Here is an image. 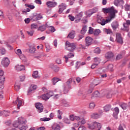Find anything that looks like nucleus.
<instances>
[{
	"mask_svg": "<svg viewBox=\"0 0 130 130\" xmlns=\"http://www.w3.org/2000/svg\"><path fill=\"white\" fill-rule=\"evenodd\" d=\"M82 17H83V12H81L76 15V21H81V19H82Z\"/></svg>",
	"mask_w": 130,
	"mask_h": 130,
	"instance_id": "412c9836",
	"label": "nucleus"
},
{
	"mask_svg": "<svg viewBox=\"0 0 130 130\" xmlns=\"http://www.w3.org/2000/svg\"><path fill=\"white\" fill-rule=\"evenodd\" d=\"M59 80L57 78H54L52 79V82H53V85H55L57 82H58Z\"/></svg>",
	"mask_w": 130,
	"mask_h": 130,
	"instance_id": "de8ad7c7",
	"label": "nucleus"
},
{
	"mask_svg": "<svg viewBox=\"0 0 130 130\" xmlns=\"http://www.w3.org/2000/svg\"><path fill=\"white\" fill-rule=\"evenodd\" d=\"M1 53L2 54H5L7 51H6V49H5V48H2L1 49Z\"/></svg>",
	"mask_w": 130,
	"mask_h": 130,
	"instance_id": "0e129e2a",
	"label": "nucleus"
},
{
	"mask_svg": "<svg viewBox=\"0 0 130 130\" xmlns=\"http://www.w3.org/2000/svg\"><path fill=\"white\" fill-rule=\"evenodd\" d=\"M91 118H94V119H97V118H99L101 116V114L100 113H93L91 114Z\"/></svg>",
	"mask_w": 130,
	"mask_h": 130,
	"instance_id": "f3484780",
	"label": "nucleus"
},
{
	"mask_svg": "<svg viewBox=\"0 0 130 130\" xmlns=\"http://www.w3.org/2000/svg\"><path fill=\"white\" fill-rule=\"evenodd\" d=\"M112 27L114 30H115L118 27V23L116 21L113 22L112 24Z\"/></svg>",
	"mask_w": 130,
	"mask_h": 130,
	"instance_id": "7c9ffc66",
	"label": "nucleus"
},
{
	"mask_svg": "<svg viewBox=\"0 0 130 130\" xmlns=\"http://www.w3.org/2000/svg\"><path fill=\"white\" fill-rule=\"evenodd\" d=\"M45 129L46 128H45V127L44 126H41L37 128V130H45Z\"/></svg>",
	"mask_w": 130,
	"mask_h": 130,
	"instance_id": "774afa93",
	"label": "nucleus"
},
{
	"mask_svg": "<svg viewBox=\"0 0 130 130\" xmlns=\"http://www.w3.org/2000/svg\"><path fill=\"white\" fill-rule=\"evenodd\" d=\"M14 88L16 91H19V90H20V85H18L17 83H16Z\"/></svg>",
	"mask_w": 130,
	"mask_h": 130,
	"instance_id": "bf43d9fd",
	"label": "nucleus"
},
{
	"mask_svg": "<svg viewBox=\"0 0 130 130\" xmlns=\"http://www.w3.org/2000/svg\"><path fill=\"white\" fill-rule=\"evenodd\" d=\"M96 12H98V8H93V10H89L87 13L86 15L88 17H90L93 14H95Z\"/></svg>",
	"mask_w": 130,
	"mask_h": 130,
	"instance_id": "4468645a",
	"label": "nucleus"
},
{
	"mask_svg": "<svg viewBox=\"0 0 130 130\" xmlns=\"http://www.w3.org/2000/svg\"><path fill=\"white\" fill-rule=\"evenodd\" d=\"M0 113L1 114V116H2V115L4 116H9L10 115V113L7 111H0Z\"/></svg>",
	"mask_w": 130,
	"mask_h": 130,
	"instance_id": "5701e85b",
	"label": "nucleus"
},
{
	"mask_svg": "<svg viewBox=\"0 0 130 130\" xmlns=\"http://www.w3.org/2000/svg\"><path fill=\"white\" fill-rule=\"evenodd\" d=\"M94 124H95V128H98V130H100L101 129V123L94 122Z\"/></svg>",
	"mask_w": 130,
	"mask_h": 130,
	"instance_id": "72a5a7b5",
	"label": "nucleus"
},
{
	"mask_svg": "<svg viewBox=\"0 0 130 130\" xmlns=\"http://www.w3.org/2000/svg\"><path fill=\"white\" fill-rule=\"evenodd\" d=\"M111 108V105H107L104 107V110L105 112H107V111H109Z\"/></svg>",
	"mask_w": 130,
	"mask_h": 130,
	"instance_id": "bb28decb",
	"label": "nucleus"
},
{
	"mask_svg": "<svg viewBox=\"0 0 130 130\" xmlns=\"http://www.w3.org/2000/svg\"><path fill=\"white\" fill-rule=\"evenodd\" d=\"M49 30L52 32V33H53V32H55V28L53 26H49Z\"/></svg>",
	"mask_w": 130,
	"mask_h": 130,
	"instance_id": "6e6d98bb",
	"label": "nucleus"
},
{
	"mask_svg": "<svg viewBox=\"0 0 130 130\" xmlns=\"http://www.w3.org/2000/svg\"><path fill=\"white\" fill-rule=\"evenodd\" d=\"M26 7H27V8H29V9H31V10H33V9L35 8V6L34 5H27Z\"/></svg>",
	"mask_w": 130,
	"mask_h": 130,
	"instance_id": "680f3d73",
	"label": "nucleus"
},
{
	"mask_svg": "<svg viewBox=\"0 0 130 130\" xmlns=\"http://www.w3.org/2000/svg\"><path fill=\"white\" fill-rule=\"evenodd\" d=\"M92 89H89L87 91V93H86V94H83V98L85 99L86 97H87V95H88V94H90V93H92Z\"/></svg>",
	"mask_w": 130,
	"mask_h": 130,
	"instance_id": "a18cd8bd",
	"label": "nucleus"
},
{
	"mask_svg": "<svg viewBox=\"0 0 130 130\" xmlns=\"http://www.w3.org/2000/svg\"><path fill=\"white\" fill-rule=\"evenodd\" d=\"M66 49L68 50V51H71V52H73L75 49H76V44L74 43H70L69 41H67L66 43Z\"/></svg>",
	"mask_w": 130,
	"mask_h": 130,
	"instance_id": "7ed1b4c3",
	"label": "nucleus"
},
{
	"mask_svg": "<svg viewBox=\"0 0 130 130\" xmlns=\"http://www.w3.org/2000/svg\"><path fill=\"white\" fill-rule=\"evenodd\" d=\"M47 95H48V97H49V99L50 98V97H52L53 95V92L50 91L48 93H47Z\"/></svg>",
	"mask_w": 130,
	"mask_h": 130,
	"instance_id": "4d7b16f0",
	"label": "nucleus"
},
{
	"mask_svg": "<svg viewBox=\"0 0 130 130\" xmlns=\"http://www.w3.org/2000/svg\"><path fill=\"white\" fill-rule=\"evenodd\" d=\"M92 96L93 97H99V96H100V93H99V91H96L92 93Z\"/></svg>",
	"mask_w": 130,
	"mask_h": 130,
	"instance_id": "e433bc0d",
	"label": "nucleus"
},
{
	"mask_svg": "<svg viewBox=\"0 0 130 130\" xmlns=\"http://www.w3.org/2000/svg\"><path fill=\"white\" fill-rule=\"evenodd\" d=\"M88 127L89 128V129H94V128H96V126L95 124V122L91 124H88Z\"/></svg>",
	"mask_w": 130,
	"mask_h": 130,
	"instance_id": "393cba45",
	"label": "nucleus"
},
{
	"mask_svg": "<svg viewBox=\"0 0 130 130\" xmlns=\"http://www.w3.org/2000/svg\"><path fill=\"white\" fill-rule=\"evenodd\" d=\"M28 50L29 53H35V51H36V48L35 47H30Z\"/></svg>",
	"mask_w": 130,
	"mask_h": 130,
	"instance_id": "c85d7f7f",
	"label": "nucleus"
},
{
	"mask_svg": "<svg viewBox=\"0 0 130 130\" xmlns=\"http://www.w3.org/2000/svg\"><path fill=\"white\" fill-rule=\"evenodd\" d=\"M31 29H37V25L35 23L32 24L31 25Z\"/></svg>",
	"mask_w": 130,
	"mask_h": 130,
	"instance_id": "052dcab7",
	"label": "nucleus"
},
{
	"mask_svg": "<svg viewBox=\"0 0 130 130\" xmlns=\"http://www.w3.org/2000/svg\"><path fill=\"white\" fill-rule=\"evenodd\" d=\"M60 8L58 10L59 14H61L63 12L64 10L67 9V5L65 4L62 3L60 6Z\"/></svg>",
	"mask_w": 130,
	"mask_h": 130,
	"instance_id": "2eb2a0df",
	"label": "nucleus"
},
{
	"mask_svg": "<svg viewBox=\"0 0 130 130\" xmlns=\"http://www.w3.org/2000/svg\"><path fill=\"white\" fill-rule=\"evenodd\" d=\"M105 56L106 58H111V57H113V53L112 52H108L106 54Z\"/></svg>",
	"mask_w": 130,
	"mask_h": 130,
	"instance_id": "b1692460",
	"label": "nucleus"
},
{
	"mask_svg": "<svg viewBox=\"0 0 130 130\" xmlns=\"http://www.w3.org/2000/svg\"><path fill=\"white\" fill-rule=\"evenodd\" d=\"M94 53H96V54H99L100 52H101V50H100V48L97 47L94 50Z\"/></svg>",
	"mask_w": 130,
	"mask_h": 130,
	"instance_id": "58836bf2",
	"label": "nucleus"
},
{
	"mask_svg": "<svg viewBox=\"0 0 130 130\" xmlns=\"http://www.w3.org/2000/svg\"><path fill=\"white\" fill-rule=\"evenodd\" d=\"M107 69L110 71L111 72H113V64H110L107 67Z\"/></svg>",
	"mask_w": 130,
	"mask_h": 130,
	"instance_id": "4c0bfd02",
	"label": "nucleus"
},
{
	"mask_svg": "<svg viewBox=\"0 0 130 130\" xmlns=\"http://www.w3.org/2000/svg\"><path fill=\"white\" fill-rule=\"evenodd\" d=\"M118 113H119V109L118 108V107H115L114 108V114L117 115V114H118Z\"/></svg>",
	"mask_w": 130,
	"mask_h": 130,
	"instance_id": "79ce46f5",
	"label": "nucleus"
},
{
	"mask_svg": "<svg viewBox=\"0 0 130 130\" xmlns=\"http://www.w3.org/2000/svg\"><path fill=\"white\" fill-rule=\"evenodd\" d=\"M30 19L32 21H39V20L43 19V17L40 14L34 13L30 16Z\"/></svg>",
	"mask_w": 130,
	"mask_h": 130,
	"instance_id": "423d86ee",
	"label": "nucleus"
},
{
	"mask_svg": "<svg viewBox=\"0 0 130 130\" xmlns=\"http://www.w3.org/2000/svg\"><path fill=\"white\" fill-rule=\"evenodd\" d=\"M93 43V39L90 37H87L85 38V45L86 46H90Z\"/></svg>",
	"mask_w": 130,
	"mask_h": 130,
	"instance_id": "f8f14e48",
	"label": "nucleus"
},
{
	"mask_svg": "<svg viewBox=\"0 0 130 130\" xmlns=\"http://www.w3.org/2000/svg\"><path fill=\"white\" fill-rule=\"evenodd\" d=\"M81 119H82V118L81 117L78 116H75V120H77V121H79V120H80Z\"/></svg>",
	"mask_w": 130,
	"mask_h": 130,
	"instance_id": "e2e57ef3",
	"label": "nucleus"
},
{
	"mask_svg": "<svg viewBox=\"0 0 130 130\" xmlns=\"http://www.w3.org/2000/svg\"><path fill=\"white\" fill-rule=\"evenodd\" d=\"M103 11L104 13V14H110L109 18V21H111L112 19H114V18H115V14H117V13L118 12L117 10H115L113 6L109 8H103Z\"/></svg>",
	"mask_w": 130,
	"mask_h": 130,
	"instance_id": "f257e3e1",
	"label": "nucleus"
},
{
	"mask_svg": "<svg viewBox=\"0 0 130 130\" xmlns=\"http://www.w3.org/2000/svg\"><path fill=\"white\" fill-rule=\"evenodd\" d=\"M97 22L99 23V24H101L102 26H104L105 24H107V23H109V18L108 19H106V20L103 18V17L101 16H98L97 19Z\"/></svg>",
	"mask_w": 130,
	"mask_h": 130,
	"instance_id": "0eeeda50",
	"label": "nucleus"
},
{
	"mask_svg": "<svg viewBox=\"0 0 130 130\" xmlns=\"http://www.w3.org/2000/svg\"><path fill=\"white\" fill-rule=\"evenodd\" d=\"M26 32L29 36H33V34H34V31L33 30L27 31Z\"/></svg>",
	"mask_w": 130,
	"mask_h": 130,
	"instance_id": "5fc2aeb1",
	"label": "nucleus"
},
{
	"mask_svg": "<svg viewBox=\"0 0 130 130\" xmlns=\"http://www.w3.org/2000/svg\"><path fill=\"white\" fill-rule=\"evenodd\" d=\"M73 82V79H69V80L65 84L64 88V94H67L69 93V90L71 89V83Z\"/></svg>",
	"mask_w": 130,
	"mask_h": 130,
	"instance_id": "39448f33",
	"label": "nucleus"
},
{
	"mask_svg": "<svg viewBox=\"0 0 130 130\" xmlns=\"http://www.w3.org/2000/svg\"><path fill=\"white\" fill-rule=\"evenodd\" d=\"M75 35L76 32L74 30H72L70 32H69L68 36H67V38H70V39H74V38H75Z\"/></svg>",
	"mask_w": 130,
	"mask_h": 130,
	"instance_id": "a211bd4d",
	"label": "nucleus"
},
{
	"mask_svg": "<svg viewBox=\"0 0 130 130\" xmlns=\"http://www.w3.org/2000/svg\"><path fill=\"white\" fill-rule=\"evenodd\" d=\"M26 120L22 117L18 118L17 121H15L13 123V126L16 128H20L22 125H25Z\"/></svg>",
	"mask_w": 130,
	"mask_h": 130,
	"instance_id": "f03ea898",
	"label": "nucleus"
},
{
	"mask_svg": "<svg viewBox=\"0 0 130 130\" xmlns=\"http://www.w3.org/2000/svg\"><path fill=\"white\" fill-rule=\"evenodd\" d=\"M130 25V20H126V22L123 24V28H121L123 31H126V32H128L129 31V27L128 25Z\"/></svg>",
	"mask_w": 130,
	"mask_h": 130,
	"instance_id": "1a4fd4ad",
	"label": "nucleus"
},
{
	"mask_svg": "<svg viewBox=\"0 0 130 130\" xmlns=\"http://www.w3.org/2000/svg\"><path fill=\"white\" fill-rule=\"evenodd\" d=\"M50 119H51L50 118L44 117V118H41L40 119V120L41 121H49Z\"/></svg>",
	"mask_w": 130,
	"mask_h": 130,
	"instance_id": "37998d69",
	"label": "nucleus"
},
{
	"mask_svg": "<svg viewBox=\"0 0 130 130\" xmlns=\"http://www.w3.org/2000/svg\"><path fill=\"white\" fill-rule=\"evenodd\" d=\"M41 98L43 100L46 101V100H48L49 99V96H48L47 93L42 94L41 95Z\"/></svg>",
	"mask_w": 130,
	"mask_h": 130,
	"instance_id": "c756f323",
	"label": "nucleus"
},
{
	"mask_svg": "<svg viewBox=\"0 0 130 130\" xmlns=\"http://www.w3.org/2000/svg\"><path fill=\"white\" fill-rule=\"evenodd\" d=\"M78 130H86V127L83 126H80L78 128Z\"/></svg>",
	"mask_w": 130,
	"mask_h": 130,
	"instance_id": "338daca9",
	"label": "nucleus"
},
{
	"mask_svg": "<svg viewBox=\"0 0 130 130\" xmlns=\"http://www.w3.org/2000/svg\"><path fill=\"white\" fill-rule=\"evenodd\" d=\"M32 77L34 79H38L39 76L38 75V71H35L32 74Z\"/></svg>",
	"mask_w": 130,
	"mask_h": 130,
	"instance_id": "473e14b6",
	"label": "nucleus"
},
{
	"mask_svg": "<svg viewBox=\"0 0 130 130\" xmlns=\"http://www.w3.org/2000/svg\"><path fill=\"white\" fill-rule=\"evenodd\" d=\"M94 62H97V63L99 64L100 63V61H101V59L96 57L94 58Z\"/></svg>",
	"mask_w": 130,
	"mask_h": 130,
	"instance_id": "ea45409f",
	"label": "nucleus"
},
{
	"mask_svg": "<svg viewBox=\"0 0 130 130\" xmlns=\"http://www.w3.org/2000/svg\"><path fill=\"white\" fill-rule=\"evenodd\" d=\"M114 4L115 6H116V7L119 6V0H115L114 2Z\"/></svg>",
	"mask_w": 130,
	"mask_h": 130,
	"instance_id": "13d9d810",
	"label": "nucleus"
},
{
	"mask_svg": "<svg viewBox=\"0 0 130 130\" xmlns=\"http://www.w3.org/2000/svg\"><path fill=\"white\" fill-rule=\"evenodd\" d=\"M37 89V85H31L28 89V93H31L32 91H35V90Z\"/></svg>",
	"mask_w": 130,
	"mask_h": 130,
	"instance_id": "6ab92c4d",
	"label": "nucleus"
},
{
	"mask_svg": "<svg viewBox=\"0 0 130 130\" xmlns=\"http://www.w3.org/2000/svg\"><path fill=\"white\" fill-rule=\"evenodd\" d=\"M122 58V54H118L117 56H116V59L117 60H119L120 59Z\"/></svg>",
	"mask_w": 130,
	"mask_h": 130,
	"instance_id": "69168bd1",
	"label": "nucleus"
},
{
	"mask_svg": "<svg viewBox=\"0 0 130 130\" xmlns=\"http://www.w3.org/2000/svg\"><path fill=\"white\" fill-rule=\"evenodd\" d=\"M20 59L22 60L23 61H26L27 60V59L26 58V57L24 55H21V56H19Z\"/></svg>",
	"mask_w": 130,
	"mask_h": 130,
	"instance_id": "3c124183",
	"label": "nucleus"
},
{
	"mask_svg": "<svg viewBox=\"0 0 130 130\" xmlns=\"http://www.w3.org/2000/svg\"><path fill=\"white\" fill-rule=\"evenodd\" d=\"M125 11H130V5L125 4L124 6Z\"/></svg>",
	"mask_w": 130,
	"mask_h": 130,
	"instance_id": "8fccbe9b",
	"label": "nucleus"
},
{
	"mask_svg": "<svg viewBox=\"0 0 130 130\" xmlns=\"http://www.w3.org/2000/svg\"><path fill=\"white\" fill-rule=\"evenodd\" d=\"M52 129L54 130H60V126L58 124H54L52 126Z\"/></svg>",
	"mask_w": 130,
	"mask_h": 130,
	"instance_id": "a878e982",
	"label": "nucleus"
},
{
	"mask_svg": "<svg viewBox=\"0 0 130 130\" xmlns=\"http://www.w3.org/2000/svg\"><path fill=\"white\" fill-rule=\"evenodd\" d=\"M85 64H86V62H79V61H77L76 62V69H79V68H80V67H81V66H85Z\"/></svg>",
	"mask_w": 130,
	"mask_h": 130,
	"instance_id": "4be33fe9",
	"label": "nucleus"
},
{
	"mask_svg": "<svg viewBox=\"0 0 130 130\" xmlns=\"http://www.w3.org/2000/svg\"><path fill=\"white\" fill-rule=\"evenodd\" d=\"M119 106H120V107H121L122 109H123L124 110L126 109V106H127L126 104L124 103H123L121 104H120Z\"/></svg>",
	"mask_w": 130,
	"mask_h": 130,
	"instance_id": "c9c22d12",
	"label": "nucleus"
},
{
	"mask_svg": "<svg viewBox=\"0 0 130 130\" xmlns=\"http://www.w3.org/2000/svg\"><path fill=\"white\" fill-rule=\"evenodd\" d=\"M125 127V125H124V124H120L118 129V130H124V129H123V127Z\"/></svg>",
	"mask_w": 130,
	"mask_h": 130,
	"instance_id": "49530a36",
	"label": "nucleus"
},
{
	"mask_svg": "<svg viewBox=\"0 0 130 130\" xmlns=\"http://www.w3.org/2000/svg\"><path fill=\"white\" fill-rule=\"evenodd\" d=\"M103 31L105 33L107 34H112V31L110 29H108L107 28H104Z\"/></svg>",
	"mask_w": 130,
	"mask_h": 130,
	"instance_id": "f704fd0d",
	"label": "nucleus"
},
{
	"mask_svg": "<svg viewBox=\"0 0 130 130\" xmlns=\"http://www.w3.org/2000/svg\"><path fill=\"white\" fill-rule=\"evenodd\" d=\"M13 103L14 104H17V109H20V107L22 106V104H23V102L22 100L20 99V98L17 97V100L15 101V102H13Z\"/></svg>",
	"mask_w": 130,
	"mask_h": 130,
	"instance_id": "ddd939ff",
	"label": "nucleus"
},
{
	"mask_svg": "<svg viewBox=\"0 0 130 130\" xmlns=\"http://www.w3.org/2000/svg\"><path fill=\"white\" fill-rule=\"evenodd\" d=\"M51 49V48H50V46L48 44H46V51L49 52Z\"/></svg>",
	"mask_w": 130,
	"mask_h": 130,
	"instance_id": "a19ab883",
	"label": "nucleus"
},
{
	"mask_svg": "<svg viewBox=\"0 0 130 130\" xmlns=\"http://www.w3.org/2000/svg\"><path fill=\"white\" fill-rule=\"evenodd\" d=\"M56 5L57 4L56 2H52L51 1H48L46 3V5L48 8H54Z\"/></svg>",
	"mask_w": 130,
	"mask_h": 130,
	"instance_id": "dca6fc26",
	"label": "nucleus"
},
{
	"mask_svg": "<svg viewBox=\"0 0 130 130\" xmlns=\"http://www.w3.org/2000/svg\"><path fill=\"white\" fill-rule=\"evenodd\" d=\"M95 103H90L89 104L90 109H94V108H95Z\"/></svg>",
	"mask_w": 130,
	"mask_h": 130,
	"instance_id": "09e8293b",
	"label": "nucleus"
},
{
	"mask_svg": "<svg viewBox=\"0 0 130 130\" xmlns=\"http://www.w3.org/2000/svg\"><path fill=\"white\" fill-rule=\"evenodd\" d=\"M35 106L36 108L38 109V112H39V113L43 111V106L42 105V104L40 103H36Z\"/></svg>",
	"mask_w": 130,
	"mask_h": 130,
	"instance_id": "9b49d317",
	"label": "nucleus"
},
{
	"mask_svg": "<svg viewBox=\"0 0 130 130\" xmlns=\"http://www.w3.org/2000/svg\"><path fill=\"white\" fill-rule=\"evenodd\" d=\"M67 56L69 58H72V57H74V56H75V54H74V53L70 52L68 53Z\"/></svg>",
	"mask_w": 130,
	"mask_h": 130,
	"instance_id": "603ef678",
	"label": "nucleus"
},
{
	"mask_svg": "<svg viewBox=\"0 0 130 130\" xmlns=\"http://www.w3.org/2000/svg\"><path fill=\"white\" fill-rule=\"evenodd\" d=\"M5 72L2 69L0 68V89L3 90L5 87L4 86V83L6 81V77L4 76Z\"/></svg>",
	"mask_w": 130,
	"mask_h": 130,
	"instance_id": "20e7f679",
	"label": "nucleus"
},
{
	"mask_svg": "<svg viewBox=\"0 0 130 130\" xmlns=\"http://www.w3.org/2000/svg\"><path fill=\"white\" fill-rule=\"evenodd\" d=\"M115 41L119 44H123V38L121 36V34L119 33H117L116 34V40Z\"/></svg>",
	"mask_w": 130,
	"mask_h": 130,
	"instance_id": "6e6552de",
	"label": "nucleus"
},
{
	"mask_svg": "<svg viewBox=\"0 0 130 130\" xmlns=\"http://www.w3.org/2000/svg\"><path fill=\"white\" fill-rule=\"evenodd\" d=\"M17 71H25V66L24 65H17L16 66Z\"/></svg>",
	"mask_w": 130,
	"mask_h": 130,
	"instance_id": "aec40b11",
	"label": "nucleus"
},
{
	"mask_svg": "<svg viewBox=\"0 0 130 130\" xmlns=\"http://www.w3.org/2000/svg\"><path fill=\"white\" fill-rule=\"evenodd\" d=\"M15 53L18 55H21L22 54V50L20 49H18L16 51H15Z\"/></svg>",
	"mask_w": 130,
	"mask_h": 130,
	"instance_id": "864d4df0",
	"label": "nucleus"
},
{
	"mask_svg": "<svg viewBox=\"0 0 130 130\" xmlns=\"http://www.w3.org/2000/svg\"><path fill=\"white\" fill-rule=\"evenodd\" d=\"M86 32H87V26H85L83 27L82 29L80 31V33L84 35L86 34Z\"/></svg>",
	"mask_w": 130,
	"mask_h": 130,
	"instance_id": "2f4dec72",
	"label": "nucleus"
},
{
	"mask_svg": "<svg viewBox=\"0 0 130 130\" xmlns=\"http://www.w3.org/2000/svg\"><path fill=\"white\" fill-rule=\"evenodd\" d=\"M101 33V31L100 30V29H95L94 31H93V34L94 35H99V34H100Z\"/></svg>",
	"mask_w": 130,
	"mask_h": 130,
	"instance_id": "c03bdc74",
	"label": "nucleus"
},
{
	"mask_svg": "<svg viewBox=\"0 0 130 130\" xmlns=\"http://www.w3.org/2000/svg\"><path fill=\"white\" fill-rule=\"evenodd\" d=\"M38 30L39 31H41V32H43V31H45V30H46V25H41L38 28Z\"/></svg>",
	"mask_w": 130,
	"mask_h": 130,
	"instance_id": "cd10ccee",
	"label": "nucleus"
},
{
	"mask_svg": "<svg viewBox=\"0 0 130 130\" xmlns=\"http://www.w3.org/2000/svg\"><path fill=\"white\" fill-rule=\"evenodd\" d=\"M1 63L3 67L7 68L9 67V64H10V60H9L8 57H4L2 59Z\"/></svg>",
	"mask_w": 130,
	"mask_h": 130,
	"instance_id": "9d476101",
	"label": "nucleus"
}]
</instances>
